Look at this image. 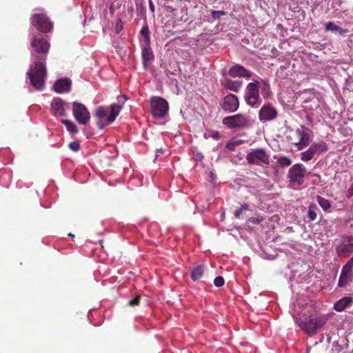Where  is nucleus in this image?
Wrapping results in <instances>:
<instances>
[{
    "label": "nucleus",
    "instance_id": "1",
    "mask_svg": "<svg viewBox=\"0 0 353 353\" xmlns=\"http://www.w3.org/2000/svg\"><path fill=\"white\" fill-rule=\"evenodd\" d=\"M32 48L31 57L33 63L30 65L27 72L31 85L37 90H43L47 77L45 61L50 50V44L47 38L40 36L34 37L30 42Z\"/></svg>",
    "mask_w": 353,
    "mask_h": 353
},
{
    "label": "nucleus",
    "instance_id": "2",
    "mask_svg": "<svg viewBox=\"0 0 353 353\" xmlns=\"http://www.w3.org/2000/svg\"><path fill=\"white\" fill-rule=\"evenodd\" d=\"M327 321L325 315L319 314L314 309L304 312L300 317L295 318L298 326L307 335L313 336Z\"/></svg>",
    "mask_w": 353,
    "mask_h": 353
},
{
    "label": "nucleus",
    "instance_id": "3",
    "mask_svg": "<svg viewBox=\"0 0 353 353\" xmlns=\"http://www.w3.org/2000/svg\"><path fill=\"white\" fill-rule=\"evenodd\" d=\"M127 100V97L125 95H120L118 97L119 103H112L110 106V114L105 119L108 111L103 107L99 106L97 108L94 117H96L99 121L97 122V126L102 130L105 128V125L112 123L119 115L121 110L122 109L123 104Z\"/></svg>",
    "mask_w": 353,
    "mask_h": 353
},
{
    "label": "nucleus",
    "instance_id": "4",
    "mask_svg": "<svg viewBox=\"0 0 353 353\" xmlns=\"http://www.w3.org/2000/svg\"><path fill=\"white\" fill-rule=\"evenodd\" d=\"M259 88L260 83L257 80H253L246 86L244 99L247 104L252 108H258L261 104Z\"/></svg>",
    "mask_w": 353,
    "mask_h": 353
},
{
    "label": "nucleus",
    "instance_id": "5",
    "mask_svg": "<svg viewBox=\"0 0 353 353\" xmlns=\"http://www.w3.org/2000/svg\"><path fill=\"white\" fill-rule=\"evenodd\" d=\"M246 160L250 165L268 166L270 165V155L263 148H256L248 152Z\"/></svg>",
    "mask_w": 353,
    "mask_h": 353
},
{
    "label": "nucleus",
    "instance_id": "6",
    "mask_svg": "<svg viewBox=\"0 0 353 353\" xmlns=\"http://www.w3.org/2000/svg\"><path fill=\"white\" fill-rule=\"evenodd\" d=\"M222 123L225 126L231 130L243 129L249 127L250 125L248 117L243 114L226 117L223 119Z\"/></svg>",
    "mask_w": 353,
    "mask_h": 353
},
{
    "label": "nucleus",
    "instance_id": "7",
    "mask_svg": "<svg viewBox=\"0 0 353 353\" xmlns=\"http://www.w3.org/2000/svg\"><path fill=\"white\" fill-rule=\"evenodd\" d=\"M151 112L155 118H163L168 111V103L160 97H153L150 99Z\"/></svg>",
    "mask_w": 353,
    "mask_h": 353
},
{
    "label": "nucleus",
    "instance_id": "8",
    "mask_svg": "<svg viewBox=\"0 0 353 353\" xmlns=\"http://www.w3.org/2000/svg\"><path fill=\"white\" fill-rule=\"evenodd\" d=\"M306 172L305 167L301 163H296L288 171V176L292 185H301Z\"/></svg>",
    "mask_w": 353,
    "mask_h": 353
},
{
    "label": "nucleus",
    "instance_id": "9",
    "mask_svg": "<svg viewBox=\"0 0 353 353\" xmlns=\"http://www.w3.org/2000/svg\"><path fill=\"white\" fill-rule=\"evenodd\" d=\"M30 23L41 32L46 33L51 30L52 23L50 19L43 13L34 14L30 17Z\"/></svg>",
    "mask_w": 353,
    "mask_h": 353
},
{
    "label": "nucleus",
    "instance_id": "10",
    "mask_svg": "<svg viewBox=\"0 0 353 353\" xmlns=\"http://www.w3.org/2000/svg\"><path fill=\"white\" fill-rule=\"evenodd\" d=\"M295 133L299 137V141L293 144L298 150H302L309 145L313 137V132L305 126L301 125V128L296 129Z\"/></svg>",
    "mask_w": 353,
    "mask_h": 353
},
{
    "label": "nucleus",
    "instance_id": "11",
    "mask_svg": "<svg viewBox=\"0 0 353 353\" xmlns=\"http://www.w3.org/2000/svg\"><path fill=\"white\" fill-rule=\"evenodd\" d=\"M72 112L75 119L80 124L85 125L90 121V112L83 103L74 102Z\"/></svg>",
    "mask_w": 353,
    "mask_h": 353
},
{
    "label": "nucleus",
    "instance_id": "12",
    "mask_svg": "<svg viewBox=\"0 0 353 353\" xmlns=\"http://www.w3.org/2000/svg\"><path fill=\"white\" fill-rule=\"evenodd\" d=\"M221 106L225 112H234L239 107V101L236 95L229 94L223 98Z\"/></svg>",
    "mask_w": 353,
    "mask_h": 353
},
{
    "label": "nucleus",
    "instance_id": "13",
    "mask_svg": "<svg viewBox=\"0 0 353 353\" xmlns=\"http://www.w3.org/2000/svg\"><path fill=\"white\" fill-rule=\"evenodd\" d=\"M276 117V110L269 103L261 107L259 114V119L263 121H271Z\"/></svg>",
    "mask_w": 353,
    "mask_h": 353
},
{
    "label": "nucleus",
    "instance_id": "14",
    "mask_svg": "<svg viewBox=\"0 0 353 353\" xmlns=\"http://www.w3.org/2000/svg\"><path fill=\"white\" fill-rule=\"evenodd\" d=\"M228 74L232 77L250 78L252 75V73L243 65L240 64H236L230 68Z\"/></svg>",
    "mask_w": 353,
    "mask_h": 353
},
{
    "label": "nucleus",
    "instance_id": "15",
    "mask_svg": "<svg viewBox=\"0 0 353 353\" xmlns=\"http://www.w3.org/2000/svg\"><path fill=\"white\" fill-rule=\"evenodd\" d=\"M352 278L353 274L352 270L348 269L347 267L343 266L339 277L338 286L340 288L346 287L352 282Z\"/></svg>",
    "mask_w": 353,
    "mask_h": 353
},
{
    "label": "nucleus",
    "instance_id": "16",
    "mask_svg": "<svg viewBox=\"0 0 353 353\" xmlns=\"http://www.w3.org/2000/svg\"><path fill=\"white\" fill-rule=\"evenodd\" d=\"M65 102L60 98H54L51 103V110L55 116H65Z\"/></svg>",
    "mask_w": 353,
    "mask_h": 353
},
{
    "label": "nucleus",
    "instance_id": "17",
    "mask_svg": "<svg viewBox=\"0 0 353 353\" xmlns=\"http://www.w3.org/2000/svg\"><path fill=\"white\" fill-rule=\"evenodd\" d=\"M71 81L69 79H60L54 84V90L56 92L62 94L70 92L71 90Z\"/></svg>",
    "mask_w": 353,
    "mask_h": 353
},
{
    "label": "nucleus",
    "instance_id": "18",
    "mask_svg": "<svg viewBox=\"0 0 353 353\" xmlns=\"http://www.w3.org/2000/svg\"><path fill=\"white\" fill-rule=\"evenodd\" d=\"M310 148L312 150L314 155L320 154L328 150V145L325 142L321 141L318 143H313L310 146Z\"/></svg>",
    "mask_w": 353,
    "mask_h": 353
},
{
    "label": "nucleus",
    "instance_id": "19",
    "mask_svg": "<svg viewBox=\"0 0 353 353\" xmlns=\"http://www.w3.org/2000/svg\"><path fill=\"white\" fill-rule=\"evenodd\" d=\"M352 302V298L351 296H345L334 303V309L337 312L343 311Z\"/></svg>",
    "mask_w": 353,
    "mask_h": 353
},
{
    "label": "nucleus",
    "instance_id": "20",
    "mask_svg": "<svg viewBox=\"0 0 353 353\" xmlns=\"http://www.w3.org/2000/svg\"><path fill=\"white\" fill-rule=\"evenodd\" d=\"M205 272V267L203 265H198L192 268L190 276L194 281L200 280Z\"/></svg>",
    "mask_w": 353,
    "mask_h": 353
},
{
    "label": "nucleus",
    "instance_id": "21",
    "mask_svg": "<svg viewBox=\"0 0 353 353\" xmlns=\"http://www.w3.org/2000/svg\"><path fill=\"white\" fill-rule=\"evenodd\" d=\"M242 86V82L241 81H234L230 79H225V87L234 92H238Z\"/></svg>",
    "mask_w": 353,
    "mask_h": 353
},
{
    "label": "nucleus",
    "instance_id": "22",
    "mask_svg": "<svg viewBox=\"0 0 353 353\" xmlns=\"http://www.w3.org/2000/svg\"><path fill=\"white\" fill-rule=\"evenodd\" d=\"M141 57L143 59V64L145 67L148 65V63L153 58L150 48L148 47L143 48L141 50Z\"/></svg>",
    "mask_w": 353,
    "mask_h": 353
},
{
    "label": "nucleus",
    "instance_id": "23",
    "mask_svg": "<svg viewBox=\"0 0 353 353\" xmlns=\"http://www.w3.org/2000/svg\"><path fill=\"white\" fill-rule=\"evenodd\" d=\"M325 31L339 32L340 34H343L347 32V30L342 29L332 21H329L325 24Z\"/></svg>",
    "mask_w": 353,
    "mask_h": 353
},
{
    "label": "nucleus",
    "instance_id": "24",
    "mask_svg": "<svg viewBox=\"0 0 353 353\" xmlns=\"http://www.w3.org/2000/svg\"><path fill=\"white\" fill-rule=\"evenodd\" d=\"M316 201L319 203V205L321 207V208L325 212H329L330 209L331 208V203L329 200L323 198L321 196H316Z\"/></svg>",
    "mask_w": 353,
    "mask_h": 353
},
{
    "label": "nucleus",
    "instance_id": "25",
    "mask_svg": "<svg viewBox=\"0 0 353 353\" xmlns=\"http://www.w3.org/2000/svg\"><path fill=\"white\" fill-rule=\"evenodd\" d=\"M317 207L314 203H311L308 207L307 218L310 221H313L316 219L317 214L316 210Z\"/></svg>",
    "mask_w": 353,
    "mask_h": 353
},
{
    "label": "nucleus",
    "instance_id": "26",
    "mask_svg": "<svg viewBox=\"0 0 353 353\" xmlns=\"http://www.w3.org/2000/svg\"><path fill=\"white\" fill-rule=\"evenodd\" d=\"M300 156H301V159L303 161L307 162L314 158V154L313 152L312 151V150L309 148L307 150L302 152L301 153Z\"/></svg>",
    "mask_w": 353,
    "mask_h": 353
},
{
    "label": "nucleus",
    "instance_id": "27",
    "mask_svg": "<svg viewBox=\"0 0 353 353\" xmlns=\"http://www.w3.org/2000/svg\"><path fill=\"white\" fill-rule=\"evenodd\" d=\"M62 123L65 125L68 131L71 133H77L78 132V128L73 122L68 120H63Z\"/></svg>",
    "mask_w": 353,
    "mask_h": 353
},
{
    "label": "nucleus",
    "instance_id": "28",
    "mask_svg": "<svg viewBox=\"0 0 353 353\" xmlns=\"http://www.w3.org/2000/svg\"><path fill=\"white\" fill-rule=\"evenodd\" d=\"M278 164L282 167H288L292 164V160L287 157H281L277 161Z\"/></svg>",
    "mask_w": 353,
    "mask_h": 353
},
{
    "label": "nucleus",
    "instance_id": "29",
    "mask_svg": "<svg viewBox=\"0 0 353 353\" xmlns=\"http://www.w3.org/2000/svg\"><path fill=\"white\" fill-rule=\"evenodd\" d=\"M248 208H249L248 204L244 203L243 205H242L240 208L235 210V212L234 213L235 218L239 219L241 217V214H243V212L245 210H248Z\"/></svg>",
    "mask_w": 353,
    "mask_h": 353
},
{
    "label": "nucleus",
    "instance_id": "30",
    "mask_svg": "<svg viewBox=\"0 0 353 353\" xmlns=\"http://www.w3.org/2000/svg\"><path fill=\"white\" fill-rule=\"evenodd\" d=\"M343 350V347L338 341L333 342L331 353H341Z\"/></svg>",
    "mask_w": 353,
    "mask_h": 353
},
{
    "label": "nucleus",
    "instance_id": "31",
    "mask_svg": "<svg viewBox=\"0 0 353 353\" xmlns=\"http://www.w3.org/2000/svg\"><path fill=\"white\" fill-rule=\"evenodd\" d=\"M141 34L144 37L147 42L150 41V30L148 25H145L142 27L141 30Z\"/></svg>",
    "mask_w": 353,
    "mask_h": 353
},
{
    "label": "nucleus",
    "instance_id": "32",
    "mask_svg": "<svg viewBox=\"0 0 353 353\" xmlns=\"http://www.w3.org/2000/svg\"><path fill=\"white\" fill-rule=\"evenodd\" d=\"M81 147L80 142L79 141H72L69 143V148L74 151L77 152L79 150Z\"/></svg>",
    "mask_w": 353,
    "mask_h": 353
},
{
    "label": "nucleus",
    "instance_id": "33",
    "mask_svg": "<svg viewBox=\"0 0 353 353\" xmlns=\"http://www.w3.org/2000/svg\"><path fill=\"white\" fill-rule=\"evenodd\" d=\"M224 283V279L221 276H216L214 280V284L218 288L223 286Z\"/></svg>",
    "mask_w": 353,
    "mask_h": 353
},
{
    "label": "nucleus",
    "instance_id": "34",
    "mask_svg": "<svg viewBox=\"0 0 353 353\" xmlns=\"http://www.w3.org/2000/svg\"><path fill=\"white\" fill-rule=\"evenodd\" d=\"M264 220L263 216L250 217L248 221L253 224H259Z\"/></svg>",
    "mask_w": 353,
    "mask_h": 353
},
{
    "label": "nucleus",
    "instance_id": "35",
    "mask_svg": "<svg viewBox=\"0 0 353 353\" xmlns=\"http://www.w3.org/2000/svg\"><path fill=\"white\" fill-rule=\"evenodd\" d=\"M139 303H140V296H136L133 299L130 300L128 302V305H130L131 307H135V306L139 305Z\"/></svg>",
    "mask_w": 353,
    "mask_h": 353
},
{
    "label": "nucleus",
    "instance_id": "36",
    "mask_svg": "<svg viewBox=\"0 0 353 353\" xmlns=\"http://www.w3.org/2000/svg\"><path fill=\"white\" fill-rule=\"evenodd\" d=\"M225 14V12L224 11L213 10L212 12V17L214 19H218L221 17V16H223Z\"/></svg>",
    "mask_w": 353,
    "mask_h": 353
},
{
    "label": "nucleus",
    "instance_id": "37",
    "mask_svg": "<svg viewBox=\"0 0 353 353\" xmlns=\"http://www.w3.org/2000/svg\"><path fill=\"white\" fill-rule=\"evenodd\" d=\"M353 196V184L348 188L347 191V196L348 198Z\"/></svg>",
    "mask_w": 353,
    "mask_h": 353
},
{
    "label": "nucleus",
    "instance_id": "38",
    "mask_svg": "<svg viewBox=\"0 0 353 353\" xmlns=\"http://www.w3.org/2000/svg\"><path fill=\"white\" fill-rule=\"evenodd\" d=\"M345 267H347L348 269H351L353 267V257L351 258L348 261L347 263H346V265H344Z\"/></svg>",
    "mask_w": 353,
    "mask_h": 353
},
{
    "label": "nucleus",
    "instance_id": "39",
    "mask_svg": "<svg viewBox=\"0 0 353 353\" xmlns=\"http://www.w3.org/2000/svg\"><path fill=\"white\" fill-rule=\"evenodd\" d=\"M226 148L230 150V151H233L234 150V148H235V144L234 143H228L226 145Z\"/></svg>",
    "mask_w": 353,
    "mask_h": 353
},
{
    "label": "nucleus",
    "instance_id": "40",
    "mask_svg": "<svg viewBox=\"0 0 353 353\" xmlns=\"http://www.w3.org/2000/svg\"><path fill=\"white\" fill-rule=\"evenodd\" d=\"M149 8L150 10L154 12V9H155V7H154V3H152V0H150L149 1Z\"/></svg>",
    "mask_w": 353,
    "mask_h": 353
},
{
    "label": "nucleus",
    "instance_id": "41",
    "mask_svg": "<svg viewBox=\"0 0 353 353\" xmlns=\"http://www.w3.org/2000/svg\"><path fill=\"white\" fill-rule=\"evenodd\" d=\"M348 242H349V245H349L350 247H351L352 250H353V237H350V238L349 239Z\"/></svg>",
    "mask_w": 353,
    "mask_h": 353
},
{
    "label": "nucleus",
    "instance_id": "42",
    "mask_svg": "<svg viewBox=\"0 0 353 353\" xmlns=\"http://www.w3.org/2000/svg\"><path fill=\"white\" fill-rule=\"evenodd\" d=\"M157 153H163V150H162V149H160V150H157Z\"/></svg>",
    "mask_w": 353,
    "mask_h": 353
},
{
    "label": "nucleus",
    "instance_id": "43",
    "mask_svg": "<svg viewBox=\"0 0 353 353\" xmlns=\"http://www.w3.org/2000/svg\"><path fill=\"white\" fill-rule=\"evenodd\" d=\"M68 236H71V237H72V238H74V235L73 234H72V233H69V234H68Z\"/></svg>",
    "mask_w": 353,
    "mask_h": 353
},
{
    "label": "nucleus",
    "instance_id": "44",
    "mask_svg": "<svg viewBox=\"0 0 353 353\" xmlns=\"http://www.w3.org/2000/svg\"><path fill=\"white\" fill-rule=\"evenodd\" d=\"M116 29H117V31L118 32H119L118 29H120V27L118 26V24L117 25Z\"/></svg>",
    "mask_w": 353,
    "mask_h": 353
},
{
    "label": "nucleus",
    "instance_id": "45",
    "mask_svg": "<svg viewBox=\"0 0 353 353\" xmlns=\"http://www.w3.org/2000/svg\"><path fill=\"white\" fill-rule=\"evenodd\" d=\"M116 29H117V31L118 32H119L118 29H120V27L118 26V24L117 25Z\"/></svg>",
    "mask_w": 353,
    "mask_h": 353
},
{
    "label": "nucleus",
    "instance_id": "46",
    "mask_svg": "<svg viewBox=\"0 0 353 353\" xmlns=\"http://www.w3.org/2000/svg\"><path fill=\"white\" fill-rule=\"evenodd\" d=\"M266 85H267V87H268V90H269V85H268V84H267Z\"/></svg>",
    "mask_w": 353,
    "mask_h": 353
}]
</instances>
